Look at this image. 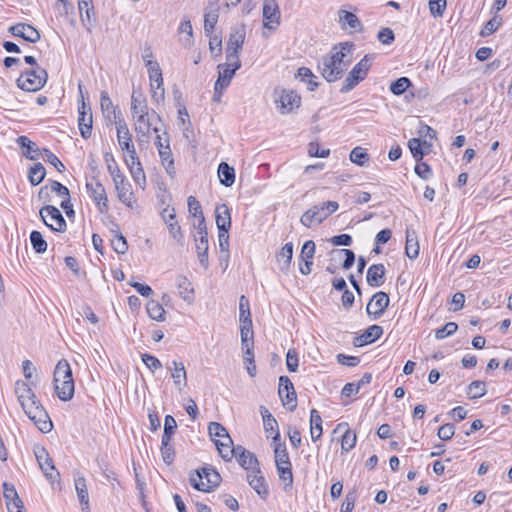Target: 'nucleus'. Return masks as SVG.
<instances>
[{
  "instance_id": "obj_57",
  "label": "nucleus",
  "mask_w": 512,
  "mask_h": 512,
  "mask_svg": "<svg viewBox=\"0 0 512 512\" xmlns=\"http://www.w3.org/2000/svg\"><path fill=\"white\" fill-rule=\"evenodd\" d=\"M171 441L172 440H168V439L161 440V455H162L163 461L166 464H171L175 458V450H174V447L171 445Z\"/></svg>"
},
{
  "instance_id": "obj_34",
  "label": "nucleus",
  "mask_w": 512,
  "mask_h": 512,
  "mask_svg": "<svg viewBox=\"0 0 512 512\" xmlns=\"http://www.w3.org/2000/svg\"><path fill=\"white\" fill-rule=\"evenodd\" d=\"M209 435L212 440L217 443V441L226 442L233 444L231 437L229 436L226 428L218 422H211L208 427Z\"/></svg>"
},
{
  "instance_id": "obj_59",
  "label": "nucleus",
  "mask_w": 512,
  "mask_h": 512,
  "mask_svg": "<svg viewBox=\"0 0 512 512\" xmlns=\"http://www.w3.org/2000/svg\"><path fill=\"white\" fill-rule=\"evenodd\" d=\"M356 444V434L347 429L341 438V449L343 452H349Z\"/></svg>"
},
{
  "instance_id": "obj_62",
  "label": "nucleus",
  "mask_w": 512,
  "mask_h": 512,
  "mask_svg": "<svg viewBox=\"0 0 512 512\" xmlns=\"http://www.w3.org/2000/svg\"><path fill=\"white\" fill-rule=\"evenodd\" d=\"M457 329L458 325L455 322H448L435 331V338L438 340L444 339L450 335H453Z\"/></svg>"
},
{
  "instance_id": "obj_38",
  "label": "nucleus",
  "mask_w": 512,
  "mask_h": 512,
  "mask_svg": "<svg viewBox=\"0 0 512 512\" xmlns=\"http://www.w3.org/2000/svg\"><path fill=\"white\" fill-rule=\"evenodd\" d=\"M339 23L341 24L342 28H351L353 30H360L361 29V22L358 19V17L347 10L340 9L339 12Z\"/></svg>"
},
{
  "instance_id": "obj_15",
  "label": "nucleus",
  "mask_w": 512,
  "mask_h": 512,
  "mask_svg": "<svg viewBox=\"0 0 512 512\" xmlns=\"http://www.w3.org/2000/svg\"><path fill=\"white\" fill-rule=\"evenodd\" d=\"M9 32L16 37H21L27 42L36 43L40 40L39 31L30 24L17 23L9 28Z\"/></svg>"
},
{
  "instance_id": "obj_64",
  "label": "nucleus",
  "mask_w": 512,
  "mask_h": 512,
  "mask_svg": "<svg viewBox=\"0 0 512 512\" xmlns=\"http://www.w3.org/2000/svg\"><path fill=\"white\" fill-rule=\"evenodd\" d=\"M357 500L356 490L349 491L342 504L341 512H352L355 507V503Z\"/></svg>"
},
{
  "instance_id": "obj_33",
  "label": "nucleus",
  "mask_w": 512,
  "mask_h": 512,
  "mask_svg": "<svg viewBox=\"0 0 512 512\" xmlns=\"http://www.w3.org/2000/svg\"><path fill=\"white\" fill-rule=\"evenodd\" d=\"M176 285L179 290L180 297L184 301L191 303L194 298V289L188 278L183 275H178L176 278Z\"/></svg>"
},
{
  "instance_id": "obj_32",
  "label": "nucleus",
  "mask_w": 512,
  "mask_h": 512,
  "mask_svg": "<svg viewBox=\"0 0 512 512\" xmlns=\"http://www.w3.org/2000/svg\"><path fill=\"white\" fill-rule=\"evenodd\" d=\"M246 31L244 26L234 28L226 44V50L240 51L245 41Z\"/></svg>"
},
{
  "instance_id": "obj_47",
  "label": "nucleus",
  "mask_w": 512,
  "mask_h": 512,
  "mask_svg": "<svg viewBox=\"0 0 512 512\" xmlns=\"http://www.w3.org/2000/svg\"><path fill=\"white\" fill-rule=\"evenodd\" d=\"M15 394L17 395L19 403H21L34 398L35 393L25 381L18 380L15 383Z\"/></svg>"
},
{
  "instance_id": "obj_60",
  "label": "nucleus",
  "mask_w": 512,
  "mask_h": 512,
  "mask_svg": "<svg viewBox=\"0 0 512 512\" xmlns=\"http://www.w3.org/2000/svg\"><path fill=\"white\" fill-rule=\"evenodd\" d=\"M177 428V422L172 415H166L164 419V431L162 439L172 440V436Z\"/></svg>"
},
{
  "instance_id": "obj_16",
  "label": "nucleus",
  "mask_w": 512,
  "mask_h": 512,
  "mask_svg": "<svg viewBox=\"0 0 512 512\" xmlns=\"http://www.w3.org/2000/svg\"><path fill=\"white\" fill-rule=\"evenodd\" d=\"M86 189L89 195L98 205L100 212H105L108 208V199L104 186L99 181L95 180L92 182H88L86 184Z\"/></svg>"
},
{
  "instance_id": "obj_11",
  "label": "nucleus",
  "mask_w": 512,
  "mask_h": 512,
  "mask_svg": "<svg viewBox=\"0 0 512 512\" xmlns=\"http://www.w3.org/2000/svg\"><path fill=\"white\" fill-rule=\"evenodd\" d=\"M390 299L383 291L376 292L367 304L366 312L373 319H379L389 305Z\"/></svg>"
},
{
  "instance_id": "obj_3",
  "label": "nucleus",
  "mask_w": 512,
  "mask_h": 512,
  "mask_svg": "<svg viewBox=\"0 0 512 512\" xmlns=\"http://www.w3.org/2000/svg\"><path fill=\"white\" fill-rule=\"evenodd\" d=\"M273 446H274V456L275 463L277 467V472L279 478L286 482L287 486H292L293 483V474H292V465L290 462L289 454L287 452L286 446L284 443H281L280 433H276L273 437Z\"/></svg>"
},
{
  "instance_id": "obj_18",
  "label": "nucleus",
  "mask_w": 512,
  "mask_h": 512,
  "mask_svg": "<svg viewBox=\"0 0 512 512\" xmlns=\"http://www.w3.org/2000/svg\"><path fill=\"white\" fill-rule=\"evenodd\" d=\"M113 182L115 184L119 200L128 207H132L133 192L131 191V184L127 181L125 176L116 175Z\"/></svg>"
},
{
  "instance_id": "obj_61",
  "label": "nucleus",
  "mask_w": 512,
  "mask_h": 512,
  "mask_svg": "<svg viewBox=\"0 0 512 512\" xmlns=\"http://www.w3.org/2000/svg\"><path fill=\"white\" fill-rule=\"evenodd\" d=\"M218 21V12L217 10L206 13L205 14V20H204V31L207 36H210L217 24Z\"/></svg>"
},
{
  "instance_id": "obj_63",
  "label": "nucleus",
  "mask_w": 512,
  "mask_h": 512,
  "mask_svg": "<svg viewBox=\"0 0 512 512\" xmlns=\"http://www.w3.org/2000/svg\"><path fill=\"white\" fill-rule=\"evenodd\" d=\"M446 6V0H429V10L433 17H442Z\"/></svg>"
},
{
  "instance_id": "obj_1",
  "label": "nucleus",
  "mask_w": 512,
  "mask_h": 512,
  "mask_svg": "<svg viewBox=\"0 0 512 512\" xmlns=\"http://www.w3.org/2000/svg\"><path fill=\"white\" fill-rule=\"evenodd\" d=\"M352 47V44L343 43L339 50L334 47L330 55H325L319 60L318 69L327 82H335L343 76L351 64L349 55Z\"/></svg>"
},
{
  "instance_id": "obj_55",
  "label": "nucleus",
  "mask_w": 512,
  "mask_h": 512,
  "mask_svg": "<svg viewBox=\"0 0 512 512\" xmlns=\"http://www.w3.org/2000/svg\"><path fill=\"white\" fill-rule=\"evenodd\" d=\"M486 393V386L483 381H473L467 388V395L470 399H477L484 396Z\"/></svg>"
},
{
  "instance_id": "obj_58",
  "label": "nucleus",
  "mask_w": 512,
  "mask_h": 512,
  "mask_svg": "<svg viewBox=\"0 0 512 512\" xmlns=\"http://www.w3.org/2000/svg\"><path fill=\"white\" fill-rule=\"evenodd\" d=\"M241 333V344L242 350L246 351V349H250L253 351L254 341H253V329L252 327H240Z\"/></svg>"
},
{
  "instance_id": "obj_42",
  "label": "nucleus",
  "mask_w": 512,
  "mask_h": 512,
  "mask_svg": "<svg viewBox=\"0 0 512 512\" xmlns=\"http://www.w3.org/2000/svg\"><path fill=\"white\" fill-rule=\"evenodd\" d=\"M239 465L248 472H257L255 469L259 467L256 456L250 451H243L236 459Z\"/></svg>"
},
{
  "instance_id": "obj_26",
  "label": "nucleus",
  "mask_w": 512,
  "mask_h": 512,
  "mask_svg": "<svg viewBox=\"0 0 512 512\" xmlns=\"http://www.w3.org/2000/svg\"><path fill=\"white\" fill-rule=\"evenodd\" d=\"M136 120L135 131L138 134L139 141H148L150 129L152 126L151 119L147 114H136L133 116Z\"/></svg>"
},
{
  "instance_id": "obj_40",
  "label": "nucleus",
  "mask_w": 512,
  "mask_h": 512,
  "mask_svg": "<svg viewBox=\"0 0 512 512\" xmlns=\"http://www.w3.org/2000/svg\"><path fill=\"white\" fill-rule=\"evenodd\" d=\"M218 176L222 185L230 187L235 181V170L226 162H221L218 166Z\"/></svg>"
},
{
  "instance_id": "obj_22",
  "label": "nucleus",
  "mask_w": 512,
  "mask_h": 512,
  "mask_svg": "<svg viewBox=\"0 0 512 512\" xmlns=\"http://www.w3.org/2000/svg\"><path fill=\"white\" fill-rule=\"evenodd\" d=\"M171 365L172 366L168 368L171 370L174 385L179 391H182L187 386V372L184 364L182 362L172 361Z\"/></svg>"
},
{
  "instance_id": "obj_13",
  "label": "nucleus",
  "mask_w": 512,
  "mask_h": 512,
  "mask_svg": "<svg viewBox=\"0 0 512 512\" xmlns=\"http://www.w3.org/2000/svg\"><path fill=\"white\" fill-rule=\"evenodd\" d=\"M280 24V11L276 0H264L263 26L274 30Z\"/></svg>"
},
{
  "instance_id": "obj_10",
  "label": "nucleus",
  "mask_w": 512,
  "mask_h": 512,
  "mask_svg": "<svg viewBox=\"0 0 512 512\" xmlns=\"http://www.w3.org/2000/svg\"><path fill=\"white\" fill-rule=\"evenodd\" d=\"M34 454L39 464V467L41 471L44 473L45 477L51 483H54L60 477V474L56 470L53 460L49 456L47 450L42 446H36L34 448Z\"/></svg>"
},
{
  "instance_id": "obj_14",
  "label": "nucleus",
  "mask_w": 512,
  "mask_h": 512,
  "mask_svg": "<svg viewBox=\"0 0 512 512\" xmlns=\"http://www.w3.org/2000/svg\"><path fill=\"white\" fill-rule=\"evenodd\" d=\"M161 217L169 229L170 235L180 244L183 242V233L176 220L174 208L166 207L161 212Z\"/></svg>"
},
{
  "instance_id": "obj_54",
  "label": "nucleus",
  "mask_w": 512,
  "mask_h": 512,
  "mask_svg": "<svg viewBox=\"0 0 512 512\" xmlns=\"http://www.w3.org/2000/svg\"><path fill=\"white\" fill-rule=\"evenodd\" d=\"M422 145L430 147L431 145L427 143V141H421L419 138H412L408 141V148L411 151V154L416 159V161L422 160L424 153L422 150Z\"/></svg>"
},
{
  "instance_id": "obj_20",
  "label": "nucleus",
  "mask_w": 512,
  "mask_h": 512,
  "mask_svg": "<svg viewBox=\"0 0 512 512\" xmlns=\"http://www.w3.org/2000/svg\"><path fill=\"white\" fill-rule=\"evenodd\" d=\"M280 103L281 113H289L294 108H298L301 103L300 96L294 91L283 90L277 101Z\"/></svg>"
},
{
  "instance_id": "obj_17",
  "label": "nucleus",
  "mask_w": 512,
  "mask_h": 512,
  "mask_svg": "<svg viewBox=\"0 0 512 512\" xmlns=\"http://www.w3.org/2000/svg\"><path fill=\"white\" fill-rule=\"evenodd\" d=\"M3 494L6 500L7 509L9 512H25L22 500L19 498L14 485L7 482L3 483Z\"/></svg>"
},
{
  "instance_id": "obj_9",
  "label": "nucleus",
  "mask_w": 512,
  "mask_h": 512,
  "mask_svg": "<svg viewBox=\"0 0 512 512\" xmlns=\"http://www.w3.org/2000/svg\"><path fill=\"white\" fill-rule=\"evenodd\" d=\"M79 88V94L81 97V104L78 107V126L80 130V134L84 139H88L91 136L92 132V124H93V117H92V111L91 107L88 103L85 102L83 92H82V85H78Z\"/></svg>"
},
{
  "instance_id": "obj_21",
  "label": "nucleus",
  "mask_w": 512,
  "mask_h": 512,
  "mask_svg": "<svg viewBox=\"0 0 512 512\" xmlns=\"http://www.w3.org/2000/svg\"><path fill=\"white\" fill-rule=\"evenodd\" d=\"M255 470L257 472L247 473V481L260 497L266 498L269 493L267 483L265 478L261 475L260 468L258 467Z\"/></svg>"
},
{
  "instance_id": "obj_24",
  "label": "nucleus",
  "mask_w": 512,
  "mask_h": 512,
  "mask_svg": "<svg viewBox=\"0 0 512 512\" xmlns=\"http://www.w3.org/2000/svg\"><path fill=\"white\" fill-rule=\"evenodd\" d=\"M155 145L158 149L163 165H165L167 172L171 173V171L174 170V160L172 158L169 141L166 140V145H164L161 136L157 135Z\"/></svg>"
},
{
  "instance_id": "obj_12",
  "label": "nucleus",
  "mask_w": 512,
  "mask_h": 512,
  "mask_svg": "<svg viewBox=\"0 0 512 512\" xmlns=\"http://www.w3.org/2000/svg\"><path fill=\"white\" fill-rule=\"evenodd\" d=\"M279 397L283 405H290L289 410L294 411L297 407V395L293 386V383L287 376L279 377Z\"/></svg>"
},
{
  "instance_id": "obj_46",
  "label": "nucleus",
  "mask_w": 512,
  "mask_h": 512,
  "mask_svg": "<svg viewBox=\"0 0 512 512\" xmlns=\"http://www.w3.org/2000/svg\"><path fill=\"white\" fill-rule=\"evenodd\" d=\"M111 232L114 234V238L111 240L113 250L118 254H125L128 250L126 238L120 232L118 226H116L115 230H111Z\"/></svg>"
},
{
  "instance_id": "obj_49",
  "label": "nucleus",
  "mask_w": 512,
  "mask_h": 512,
  "mask_svg": "<svg viewBox=\"0 0 512 512\" xmlns=\"http://www.w3.org/2000/svg\"><path fill=\"white\" fill-rule=\"evenodd\" d=\"M45 176L46 170L41 163H36L29 169L28 179L33 186L39 185Z\"/></svg>"
},
{
  "instance_id": "obj_4",
  "label": "nucleus",
  "mask_w": 512,
  "mask_h": 512,
  "mask_svg": "<svg viewBox=\"0 0 512 512\" xmlns=\"http://www.w3.org/2000/svg\"><path fill=\"white\" fill-rule=\"evenodd\" d=\"M191 486L202 492H210L221 483L220 474L211 466L202 467L190 474Z\"/></svg>"
},
{
  "instance_id": "obj_44",
  "label": "nucleus",
  "mask_w": 512,
  "mask_h": 512,
  "mask_svg": "<svg viewBox=\"0 0 512 512\" xmlns=\"http://www.w3.org/2000/svg\"><path fill=\"white\" fill-rule=\"evenodd\" d=\"M310 433L314 442L322 435V418L316 409L310 411Z\"/></svg>"
},
{
  "instance_id": "obj_41",
  "label": "nucleus",
  "mask_w": 512,
  "mask_h": 512,
  "mask_svg": "<svg viewBox=\"0 0 512 512\" xmlns=\"http://www.w3.org/2000/svg\"><path fill=\"white\" fill-rule=\"evenodd\" d=\"M73 378L72 369L67 360H60L54 370V384Z\"/></svg>"
},
{
  "instance_id": "obj_35",
  "label": "nucleus",
  "mask_w": 512,
  "mask_h": 512,
  "mask_svg": "<svg viewBox=\"0 0 512 512\" xmlns=\"http://www.w3.org/2000/svg\"><path fill=\"white\" fill-rule=\"evenodd\" d=\"M54 386L55 392L60 400L69 401L72 399L75 391L73 378L54 384Z\"/></svg>"
},
{
  "instance_id": "obj_53",
  "label": "nucleus",
  "mask_w": 512,
  "mask_h": 512,
  "mask_svg": "<svg viewBox=\"0 0 512 512\" xmlns=\"http://www.w3.org/2000/svg\"><path fill=\"white\" fill-rule=\"evenodd\" d=\"M30 242L34 251L42 254L47 250V242L39 231L33 230L30 233Z\"/></svg>"
},
{
  "instance_id": "obj_6",
  "label": "nucleus",
  "mask_w": 512,
  "mask_h": 512,
  "mask_svg": "<svg viewBox=\"0 0 512 512\" xmlns=\"http://www.w3.org/2000/svg\"><path fill=\"white\" fill-rule=\"evenodd\" d=\"M47 79V71L44 68L37 66L36 68L28 69L21 73L16 83L17 86L24 91L36 92L44 87Z\"/></svg>"
},
{
  "instance_id": "obj_31",
  "label": "nucleus",
  "mask_w": 512,
  "mask_h": 512,
  "mask_svg": "<svg viewBox=\"0 0 512 512\" xmlns=\"http://www.w3.org/2000/svg\"><path fill=\"white\" fill-rule=\"evenodd\" d=\"M405 254L410 259H415L419 255L418 236L411 228L406 229Z\"/></svg>"
},
{
  "instance_id": "obj_29",
  "label": "nucleus",
  "mask_w": 512,
  "mask_h": 512,
  "mask_svg": "<svg viewBox=\"0 0 512 512\" xmlns=\"http://www.w3.org/2000/svg\"><path fill=\"white\" fill-rule=\"evenodd\" d=\"M100 106L104 116L111 120L114 118V122L118 121L120 117V111L113 105L112 100L110 99L108 93L106 91H102L100 95Z\"/></svg>"
},
{
  "instance_id": "obj_25",
  "label": "nucleus",
  "mask_w": 512,
  "mask_h": 512,
  "mask_svg": "<svg viewBox=\"0 0 512 512\" xmlns=\"http://www.w3.org/2000/svg\"><path fill=\"white\" fill-rule=\"evenodd\" d=\"M382 334L383 328L380 325L374 324L368 327L361 336L356 337L353 343L356 347H360L374 342L379 339Z\"/></svg>"
},
{
  "instance_id": "obj_45",
  "label": "nucleus",
  "mask_w": 512,
  "mask_h": 512,
  "mask_svg": "<svg viewBox=\"0 0 512 512\" xmlns=\"http://www.w3.org/2000/svg\"><path fill=\"white\" fill-rule=\"evenodd\" d=\"M146 67L149 73L151 89H154V82H158V88H161V86H163V78L159 64L152 60H148Z\"/></svg>"
},
{
  "instance_id": "obj_28",
  "label": "nucleus",
  "mask_w": 512,
  "mask_h": 512,
  "mask_svg": "<svg viewBox=\"0 0 512 512\" xmlns=\"http://www.w3.org/2000/svg\"><path fill=\"white\" fill-rule=\"evenodd\" d=\"M216 446H217L220 456L225 461H230L233 457H235L237 459L238 456L240 454H242L243 451H247L241 445L233 446V444L221 442V441H217Z\"/></svg>"
},
{
  "instance_id": "obj_19",
  "label": "nucleus",
  "mask_w": 512,
  "mask_h": 512,
  "mask_svg": "<svg viewBox=\"0 0 512 512\" xmlns=\"http://www.w3.org/2000/svg\"><path fill=\"white\" fill-rule=\"evenodd\" d=\"M218 79L215 82L214 90L216 94H222L223 91L230 85V82L235 75L237 69L228 67L225 64L218 65Z\"/></svg>"
},
{
  "instance_id": "obj_2",
  "label": "nucleus",
  "mask_w": 512,
  "mask_h": 512,
  "mask_svg": "<svg viewBox=\"0 0 512 512\" xmlns=\"http://www.w3.org/2000/svg\"><path fill=\"white\" fill-rule=\"evenodd\" d=\"M20 405L28 418L42 433H48L52 430V421L35 394L34 398L23 401Z\"/></svg>"
},
{
  "instance_id": "obj_7",
  "label": "nucleus",
  "mask_w": 512,
  "mask_h": 512,
  "mask_svg": "<svg viewBox=\"0 0 512 512\" xmlns=\"http://www.w3.org/2000/svg\"><path fill=\"white\" fill-rule=\"evenodd\" d=\"M373 59V55L367 54L352 68L343 82L341 93L351 91L367 77Z\"/></svg>"
},
{
  "instance_id": "obj_48",
  "label": "nucleus",
  "mask_w": 512,
  "mask_h": 512,
  "mask_svg": "<svg viewBox=\"0 0 512 512\" xmlns=\"http://www.w3.org/2000/svg\"><path fill=\"white\" fill-rule=\"evenodd\" d=\"M349 157L352 163L361 167L367 166L370 159L366 149L360 146L353 148Z\"/></svg>"
},
{
  "instance_id": "obj_23",
  "label": "nucleus",
  "mask_w": 512,
  "mask_h": 512,
  "mask_svg": "<svg viewBox=\"0 0 512 512\" xmlns=\"http://www.w3.org/2000/svg\"><path fill=\"white\" fill-rule=\"evenodd\" d=\"M386 269L383 264H372L366 275V281L371 287H380L385 281Z\"/></svg>"
},
{
  "instance_id": "obj_39",
  "label": "nucleus",
  "mask_w": 512,
  "mask_h": 512,
  "mask_svg": "<svg viewBox=\"0 0 512 512\" xmlns=\"http://www.w3.org/2000/svg\"><path fill=\"white\" fill-rule=\"evenodd\" d=\"M74 482L79 502L82 505V509L89 510V495L85 478L83 476H78L74 479Z\"/></svg>"
},
{
  "instance_id": "obj_43",
  "label": "nucleus",
  "mask_w": 512,
  "mask_h": 512,
  "mask_svg": "<svg viewBox=\"0 0 512 512\" xmlns=\"http://www.w3.org/2000/svg\"><path fill=\"white\" fill-rule=\"evenodd\" d=\"M240 327H252V319L248 299L242 295L239 300Z\"/></svg>"
},
{
  "instance_id": "obj_51",
  "label": "nucleus",
  "mask_w": 512,
  "mask_h": 512,
  "mask_svg": "<svg viewBox=\"0 0 512 512\" xmlns=\"http://www.w3.org/2000/svg\"><path fill=\"white\" fill-rule=\"evenodd\" d=\"M148 315L158 322H162L165 320V310L162 305L154 300H151L147 303L146 306Z\"/></svg>"
},
{
  "instance_id": "obj_52",
  "label": "nucleus",
  "mask_w": 512,
  "mask_h": 512,
  "mask_svg": "<svg viewBox=\"0 0 512 512\" xmlns=\"http://www.w3.org/2000/svg\"><path fill=\"white\" fill-rule=\"evenodd\" d=\"M331 254L333 255L334 259H340L342 256L345 257L342 263V267L344 269H350L355 262V253L350 249H335L332 250Z\"/></svg>"
},
{
  "instance_id": "obj_50",
  "label": "nucleus",
  "mask_w": 512,
  "mask_h": 512,
  "mask_svg": "<svg viewBox=\"0 0 512 512\" xmlns=\"http://www.w3.org/2000/svg\"><path fill=\"white\" fill-rule=\"evenodd\" d=\"M131 111L133 116L136 114H147L148 106L145 98L141 94L133 92L131 96Z\"/></svg>"
},
{
  "instance_id": "obj_30",
  "label": "nucleus",
  "mask_w": 512,
  "mask_h": 512,
  "mask_svg": "<svg viewBox=\"0 0 512 512\" xmlns=\"http://www.w3.org/2000/svg\"><path fill=\"white\" fill-rule=\"evenodd\" d=\"M215 213L218 231L229 232L231 227V216L228 206L225 204L217 206Z\"/></svg>"
},
{
  "instance_id": "obj_36",
  "label": "nucleus",
  "mask_w": 512,
  "mask_h": 512,
  "mask_svg": "<svg viewBox=\"0 0 512 512\" xmlns=\"http://www.w3.org/2000/svg\"><path fill=\"white\" fill-rule=\"evenodd\" d=\"M276 257L279 269L283 272L288 271L293 257V243H286Z\"/></svg>"
},
{
  "instance_id": "obj_27",
  "label": "nucleus",
  "mask_w": 512,
  "mask_h": 512,
  "mask_svg": "<svg viewBox=\"0 0 512 512\" xmlns=\"http://www.w3.org/2000/svg\"><path fill=\"white\" fill-rule=\"evenodd\" d=\"M115 124L117 129V139L121 149L126 150L130 147L133 148L134 145L132 142V137L124 119L119 118Z\"/></svg>"
},
{
  "instance_id": "obj_5",
  "label": "nucleus",
  "mask_w": 512,
  "mask_h": 512,
  "mask_svg": "<svg viewBox=\"0 0 512 512\" xmlns=\"http://www.w3.org/2000/svg\"><path fill=\"white\" fill-rule=\"evenodd\" d=\"M339 204L336 201H326L312 206L300 218L303 226L310 228L313 224H321L331 214L336 212Z\"/></svg>"
},
{
  "instance_id": "obj_8",
  "label": "nucleus",
  "mask_w": 512,
  "mask_h": 512,
  "mask_svg": "<svg viewBox=\"0 0 512 512\" xmlns=\"http://www.w3.org/2000/svg\"><path fill=\"white\" fill-rule=\"evenodd\" d=\"M44 224L55 232H64L67 228L66 221L60 210L53 205H46L39 211Z\"/></svg>"
},
{
  "instance_id": "obj_37",
  "label": "nucleus",
  "mask_w": 512,
  "mask_h": 512,
  "mask_svg": "<svg viewBox=\"0 0 512 512\" xmlns=\"http://www.w3.org/2000/svg\"><path fill=\"white\" fill-rule=\"evenodd\" d=\"M17 143L24 148L23 156L30 159L35 160L41 155V151L38 148V146L32 142L28 137L26 136H20L17 139Z\"/></svg>"
},
{
  "instance_id": "obj_56",
  "label": "nucleus",
  "mask_w": 512,
  "mask_h": 512,
  "mask_svg": "<svg viewBox=\"0 0 512 512\" xmlns=\"http://www.w3.org/2000/svg\"><path fill=\"white\" fill-rule=\"evenodd\" d=\"M411 85H412V83L409 78L400 77L391 83L390 91L394 95L399 96V95H402Z\"/></svg>"
}]
</instances>
